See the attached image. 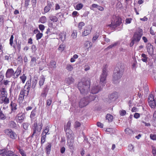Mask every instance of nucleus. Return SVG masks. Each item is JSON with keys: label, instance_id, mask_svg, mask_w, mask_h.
<instances>
[{"label": "nucleus", "instance_id": "55", "mask_svg": "<svg viewBox=\"0 0 156 156\" xmlns=\"http://www.w3.org/2000/svg\"><path fill=\"white\" fill-rule=\"evenodd\" d=\"M150 138L153 140H156V134H151L150 135Z\"/></svg>", "mask_w": 156, "mask_h": 156}, {"label": "nucleus", "instance_id": "46", "mask_svg": "<svg viewBox=\"0 0 156 156\" xmlns=\"http://www.w3.org/2000/svg\"><path fill=\"white\" fill-rule=\"evenodd\" d=\"M73 68L72 66L69 64L67 65L66 69L69 71H71L73 69Z\"/></svg>", "mask_w": 156, "mask_h": 156}, {"label": "nucleus", "instance_id": "64", "mask_svg": "<svg viewBox=\"0 0 156 156\" xmlns=\"http://www.w3.org/2000/svg\"><path fill=\"white\" fill-rule=\"evenodd\" d=\"M35 110H33L31 112V113L30 115V117L31 118L34 117L35 115Z\"/></svg>", "mask_w": 156, "mask_h": 156}, {"label": "nucleus", "instance_id": "44", "mask_svg": "<svg viewBox=\"0 0 156 156\" xmlns=\"http://www.w3.org/2000/svg\"><path fill=\"white\" fill-rule=\"evenodd\" d=\"M44 81L45 78L43 76L41 77L39 82V85L40 87H41L43 85Z\"/></svg>", "mask_w": 156, "mask_h": 156}, {"label": "nucleus", "instance_id": "19", "mask_svg": "<svg viewBox=\"0 0 156 156\" xmlns=\"http://www.w3.org/2000/svg\"><path fill=\"white\" fill-rule=\"evenodd\" d=\"M52 6L51 2L49 1L47 2V5L44 8V11L45 12L47 13L50 10Z\"/></svg>", "mask_w": 156, "mask_h": 156}, {"label": "nucleus", "instance_id": "2", "mask_svg": "<svg viewBox=\"0 0 156 156\" xmlns=\"http://www.w3.org/2000/svg\"><path fill=\"white\" fill-rule=\"evenodd\" d=\"M123 68H119L118 67H115L113 75V81L115 83H119L120 78L122 77Z\"/></svg>", "mask_w": 156, "mask_h": 156}, {"label": "nucleus", "instance_id": "10", "mask_svg": "<svg viewBox=\"0 0 156 156\" xmlns=\"http://www.w3.org/2000/svg\"><path fill=\"white\" fill-rule=\"evenodd\" d=\"M101 86H99L98 85H94L92 87L90 92L92 94L98 93L99 91L101 90Z\"/></svg>", "mask_w": 156, "mask_h": 156}, {"label": "nucleus", "instance_id": "63", "mask_svg": "<svg viewBox=\"0 0 156 156\" xmlns=\"http://www.w3.org/2000/svg\"><path fill=\"white\" fill-rule=\"evenodd\" d=\"M140 116V114L138 113H135L134 115V118L136 119L139 118Z\"/></svg>", "mask_w": 156, "mask_h": 156}, {"label": "nucleus", "instance_id": "22", "mask_svg": "<svg viewBox=\"0 0 156 156\" xmlns=\"http://www.w3.org/2000/svg\"><path fill=\"white\" fill-rule=\"evenodd\" d=\"M31 57V59L30 62V65L31 67H33L35 66L37 59L35 57H33L32 56Z\"/></svg>", "mask_w": 156, "mask_h": 156}, {"label": "nucleus", "instance_id": "41", "mask_svg": "<svg viewBox=\"0 0 156 156\" xmlns=\"http://www.w3.org/2000/svg\"><path fill=\"white\" fill-rule=\"evenodd\" d=\"M20 78L22 83H24L26 80L27 77L24 74H23L22 76L20 77Z\"/></svg>", "mask_w": 156, "mask_h": 156}, {"label": "nucleus", "instance_id": "49", "mask_svg": "<svg viewBox=\"0 0 156 156\" xmlns=\"http://www.w3.org/2000/svg\"><path fill=\"white\" fill-rule=\"evenodd\" d=\"M81 125V123L77 121H76L74 124V127L75 128L79 127Z\"/></svg>", "mask_w": 156, "mask_h": 156}, {"label": "nucleus", "instance_id": "35", "mask_svg": "<svg viewBox=\"0 0 156 156\" xmlns=\"http://www.w3.org/2000/svg\"><path fill=\"white\" fill-rule=\"evenodd\" d=\"M149 106L152 108H154L156 105V102L155 100L152 101L148 102Z\"/></svg>", "mask_w": 156, "mask_h": 156}, {"label": "nucleus", "instance_id": "42", "mask_svg": "<svg viewBox=\"0 0 156 156\" xmlns=\"http://www.w3.org/2000/svg\"><path fill=\"white\" fill-rule=\"evenodd\" d=\"M37 82L36 79H34L32 80L31 87L33 88H34L36 87Z\"/></svg>", "mask_w": 156, "mask_h": 156}, {"label": "nucleus", "instance_id": "37", "mask_svg": "<svg viewBox=\"0 0 156 156\" xmlns=\"http://www.w3.org/2000/svg\"><path fill=\"white\" fill-rule=\"evenodd\" d=\"M6 119V116L3 113L2 111L0 109V119L4 120Z\"/></svg>", "mask_w": 156, "mask_h": 156}, {"label": "nucleus", "instance_id": "15", "mask_svg": "<svg viewBox=\"0 0 156 156\" xmlns=\"http://www.w3.org/2000/svg\"><path fill=\"white\" fill-rule=\"evenodd\" d=\"M64 130L66 133V136L67 139L74 138L73 133L70 129L65 130Z\"/></svg>", "mask_w": 156, "mask_h": 156}, {"label": "nucleus", "instance_id": "7", "mask_svg": "<svg viewBox=\"0 0 156 156\" xmlns=\"http://www.w3.org/2000/svg\"><path fill=\"white\" fill-rule=\"evenodd\" d=\"M121 20H112L111 24L108 25L107 27L108 28L114 29L121 24Z\"/></svg>", "mask_w": 156, "mask_h": 156}, {"label": "nucleus", "instance_id": "30", "mask_svg": "<svg viewBox=\"0 0 156 156\" xmlns=\"http://www.w3.org/2000/svg\"><path fill=\"white\" fill-rule=\"evenodd\" d=\"M30 82V81H27L24 87V88H26V90L28 91V92H29L30 87L31 86Z\"/></svg>", "mask_w": 156, "mask_h": 156}, {"label": "nucleus", "instance_id": "9", "mask_svg": "<svg viewBox=\"0 0 156 156\" xmlns=\"http://www.w3.org/2000/svg\"><path fill=\"white\" fill-rule=\"evenodd\" d=\"M89 101L86 97L82 98L79 102V105L80 108L86 106L89 103Z\"/></svg>", "mask_w": 156, "mask_h": 156}, {"label": "nucleus", "instance_id": "52", "mask_svg": "<svg viewBox=\"0 0 156 156\" xmlns=\"http://www.w3.org/2000/svg\"><path fill=\"white\" fill-rule=\"evenodd\" d=\"M134 147L131 144H130L128 146V150L130 151H134Z\"/></svg>", "mask_w": 156, "mask_h": 156}, {"label": "nucleus", "instance_id": "51", "mask_svg": "<svg viewBox=\"0 0 156 156\" xmlns=\"http://www.w3.org/2000/svg\"><path fill=\"white\" fill-rule=\"evenodd\" d=\"M65 47V45L64 44H61L59 46L58 49L59 51H60L62 52L64 50Z\"/></svg>", "mask_w": 156, "mask_h": 156}, {"label": "nucleus", "instance_id": "61", "mask_svg": "<svg viewBox=\"0 0 156 156\" xmlns=\"http://www.w3.org/2000/svg\"><path fill=\"white\" fill-rule=\"evenodd\" d=\"M98 5L95 4H92L91 6V7L90 8V9L91 10H93L94 8H98Z\"/></svg>", "mask_w": 156, "mask_h": 156}, {"label": "nucleus", "instance_id": "20", "mask_svg": "<svg viewBox=\"0 0 156 156\" xmlns=\"http://www.w3.org/2000/svg\"><path fill=\"white\" fill-rule=\"evenodd\" d=\"M21 72V68L20 67H18L15 72L14 71V78H17L20 74Z\"/></svg>", "mask_w": 156, "mask_h": 156}, {"label": "nucleus", "instance_id": "58", "mask_svg": "<svg viewBox=\"0 0 156 156\" xmlns=\"http://www.w3.org/2000/svg\"><path fill=\"white\" fill-rule=\"evenodd\" d=\"M85 25V23L83 22H80L78 25V28L79 29L81 30L82 27Z\"/></svg>", "mask_w": 156, "mask_h": 156}, {"label": "nucleus", "instance_id": "59", "mask_svg": "<svg viewBox=\"0 0 156 156\" xmlns=\"http://www.w3.org/2000/svg\"><path fill=\"white\" fill-rule=\"evenodd\" d=\"M106 131L110 133H112L114 131V130L112 128H108L106 129Z\"/></svg>", "mask_w": 156, "mask_h": 156}, {"label": "nucleus", "instance_id": "26", "mask_svg": "<svg viewBox=\"0 0 156 156\" xmlns=\"http://www.w3.org/2000/svg\"><path fill=\"white\" fill-rule=\"evenodd\" d=\"M97 96L96 95H90L89 96H87L86 98H88V100L89 101V103L93 101H94L95 99V98H96Z\"/></svg>", "mask_w": 156, "mask_h": 156}, {"label": "nucleus", "instance_id": "6", "mask_svg": "<svg viewBox=\"0 0 156 156\" xmlns=\"http://www.w3.org/2000/svg\"><path fill=\"white\" fill-rule=\"evenodd\" d=\"M5 133L11 138L13 140L16 139L17 135L15 132L13 131L11 129H9L4 130Z\"/></svg>", "mask_w": 156, "mask_h": 156}, {"label": "nucleus", "instance_id": "23", "mask_svg": "<svg viewBox=\"0 0 156 156\" xmlns=\"http://www.w3.org/2000/svg\"><path fill=\"white\" fill-rule=\"evenodd\" d=\"M66 32H63L61 33L59 35V39L62 41H65L66 39Z\"/></svg>", "mask_w": 156, "mask_h": 156}, {"label": "nucleus", "instance_id": "29", "mask_svg": "<svg viewBox=\"0 0 156 156\" xmlns=\"http://www.w3.org/2000/svg\"><path fill=\"white\" fill-rule=\"evenodd\" d=\"M5 154L7 156H14L15 153L12 151H8L6 150Z\"/></svg>", "mask_w": 156, "mask_h": 156}, {"label": "nucleus", "instance_id": "56", "mask_svg": "<svg viewBox=\"0 0 156 156\" xmlns=\"http://www.w3.org/2000/svg\"><path fill=\"white\" fill-rule=\"evenodd\" d=\"M13 38L14 37L13 35H12L9 40V44L11 46L13 45Z\"/></svg>", "mask_w": 156, "mask_h": 156}, {"label": "nucleus", "instance_id": "33", "mask_svg": "<svg viewBox=\"0 0 156 156\" xmlns=\"http://www.w3.org/2000/svg\"><path fill=\"white\" fill-rule=\"evenodd\" d=\"M99 36L98 33H95L93 35V37L92 39V41L93 42H94L98 38Z\"/></svg>", "mask_w": 156, "mask_h": 156}, {"label": "nucleus", "instance_id": "21", "mask_svg": "<svg viewBox=\"0 0 156 156\" xmlns=\"http://www.w3.org/2000/svg\"><path fill=\"white\" fill-rule=\"evenodd\" d=\"M51 144L50 143H48L46 145L45 147V152L47 154H50L51 151Z\"/></svg>", "mask_w": 156, "mask_h": 156}, {"label": "nucleus", "instance_id": "32", "mask_svg": "<svg viewBox=\"0 0 156 156\" xmlns=\"http://www.w3.org/2000/svg\"><path fill=\"white\" fill-rule=\"evenodd\" d=\"M124 131L126 134H127V135H131L133 133V131L132 130L128 128L125 129Z\"/></svg>", "mask_w": 156, "mask_h": 156}, {"label": "nucleus", "instance_id": "34", "mask_svg": "<svg viewBox=\"0 0 156 156\" xmlns=\"http://www.w3.org/2000/svg\"><path fill=\"white\" fill-rule=\"evenodd\" d=\"M92 44L91 42L88 41L85 42L84 44V46L86 48H91L92 47Z\"/></svg>", "mask_w": 156, "mask_h": 156}, {"label": "nucleus", "instance_id": "54", "mask_svg": "<svg viewBox=\"0 0 156 156\" xmlns=\"http://www.w3.org/2000/svg\"><path fill=\"white\" fill-rule=\"evenodd\" d=\"M152 153L154 156H156V148L154 146H152Z\"/></svg>", "mask_w": 156, "mask_h": 156}, {"label": "nucleus", "instance_id": "16", "mask_svg": "<svg viewBox=\"0 0 156 156\" xmlns=\"http://www.w3.org/2000/svg\"><path fill=\"white\" fill-rule=\"evenodd\" d=\"M118 98V93L117 92H114L111 94L109 97V102L114 101Z\"/></svg>", "mask_w": 156, "mask_h": 156}, {"label": "nucleus", "instance_id": "48", "mask_svg": "<svg viewBox=\"0 0 156 156\" xmlns=\"http://www.w3.org/2000/svg\"><path fill=\"white\" fill-rule=\"evenodd\" d=\"M43 36V34L40 32H39L38 34H37L36 35V39L37 40L40 39Z\"/></svg>", "mask_w": 156, "mask_h": 156}, {"label": "nucleus", "instance_id": "53", "mask_svg": "<svg viewBox=\"0 0 156 156\" xmlns=\"http://www.w3.org/2000/svg\"><path fill=\"white\" fill-rule=\"evenodd\" d=\"M154 100H155V99H154L153 95L152 94H150L148 98V102H150Z\"/></svg>", "mask_w": 156, "mask_h": 156}, {"label": "nucleus", "instance_id": "28", "mask_svg": "<svg viewBox=\"0 0 156 156\" xmlns=\"http://www.w3.org/2000/svg\"><path fill=\"white\" fill-rule=\"evenodd\" d=\"M10 106H11V110L12 111H14L16 110L17 105L15 103L11 102Z\"/></svg>", "mask_w": 156, "mask_h": 156}, {"label": "nucleus", "instance_id": "27", "mask_svg": "<svg viewBox=\"0 0 156 156\" xmlns=\"http://www.w3.org/2000/svg\"><path fill=\"white\" fill-rule=\"evenodd\" d=\"M49 130V127L48 126H47L45 127V129H44L42 133V134L46 136V135L49 134V133H48Z\"/></svg>", "mask_w": 156, "mask_h": 156}, {"label": "nucleus", "instance_id": "24", "mask_svg": "<svg viewBox=\"0 0 156 156\" xmlns=\"http://www.w3.org/2000/svg\"><path fill=\"white\" fill-rule=\"evenodd\" d=\"M74 80L72 77H69L66 79L65 81L66 83L69 85L71 84L74 82Z\"/></svg>", "mask_w": 156, "mask_h": 156}, {"label": "nucleus", "instance_id": "17", "mask_svg": "<svg viewBox=\"0 0 156 156\" xmlns=\"http://www.w3.org/2000/svg\"><path fill=\"white\" fill-rule=\"evenodd\" d=\"M67 145L70 149H73V148L74 138L69 139H67Z\"/></svg>", "mask_w": 156, "mask_h": 156}, {"label": "nucleus", "instance_id": "1", "mask_svg": "<svg viewBox=\"0 0 156 156\" xmlns=\"http://www.w3.org/2000/svg\"><path fill=\"white\" fill-rule=\"evenodd\" d=\"M90 85L88 82H80L78 84V88L83 95H87L89 91Z\"/></svg>", "mask_w": 156, "mask_h": 156}, {"label": "nucleus", "instance_id": "8", "mask_svg": "<svg viewBox=\"0 0 156 156\" xmlns=\"http://www.w3.org/2000/svg\"><path fill=\"white\" fill-rule=\"evenodd\" d=\"M28 91L26 90V88H24L20 92L19 97V100L22 102L23 101L25 96H27L29 94Z\"/></svg>", "mask_w": 156, "mask_h": 156}, {"label": "nucleus", "instance_id": "39", "mask_svg": "<svg viewBox=\"0 0 156 156\" xmlns=\"http://www.w3.org/2000/svg\"><path fill=\"white\" fill-rule=\"evenodd\" d=\"M71 122L70 121L68 122L67 124L64 126V129L65 130H67V129H70V127L71 126Z\"/></svg>", "mask_w": 156, "mask_h": 156}, {"label": "nucleus", "instance_id": "25", "mask_svg": "<svg viewBox=\"0 0 156 156\" xmlns=\"http://www.w3.org/2000/svg\"><path fill=\"white\" fill-rule=\"evenodd\" d=\"M56 63L54 61H51L50 62L47 64V66L49 67V68L53 69L55 68L56 67Z\"/></svg>", "mask_w": 156, "mask_h": 156}, {"label": "nucleus", "instance_id": "38", "mask_svg": "<svg viewBox=\"0 0 156 156\" xmlns=\"http://www.w3.org/2000/svg\"><path fill=\"white\" fill-rule=\"evenodd\" d=\"M30 124L29 123L24 122L22 125L24 129L27 130L30 125Z\"/></svg>", "mask_w": 156, "mask_h": 156}, {"label": "nucleus", "instance_id": "36", "mask_svg": "<svg viewBox=\"0 0 156 156\" xmlns=\"http://www.w3.org/2000/svg\"><path fill=\"white\" fill-rule=\"evenodd\" d=\"M9 125L12 128H14L16 126V123L12 121H11L9 122Z\"/></svg>", "mask_w": 156, "mask_h": 156}, {"label": "nucleus", "instance_id": "50", "mask_svg": "<svg viewBox=\"0 0 156 156\" xmlns=\"http://www.w3.org/2000/svg\"><path fill=\"white\" fill-rule=\"evenodd\" d=\"M46 136L41 134V144H43L45 142Z\"/></svg>", "mask_w": 156, "mask_h": 156}, {"label": "nucleus", "instance_id": "5", "mask_svg": "<svg viewBox=\"0 0 156 156\" xmlns=\"http://www.w3.org/2000/svg\"><path fill=\"white\" fill-rule=\"evenodd\" d=\"M42 124L41 123L37 125V123L36 122H35L33 126V133L31 136L32 137H33L34 134L35 133H38L40 132L42 128Z\"/></svg>", "mask_w": 156, "mask_h": 156}, {"label": "nucleus", "instance_id": "40", "mask_svg": "<svg viewBox=\"0 0 156 156\" xmlns=\"http://www.w3.org/2000/svg\"><path fill=\"white\" fill-rule=\"evenodd\" d=\"M141 56L143 58L141 59L144 62H147L148 59L147 55L144 54H142L141 55Z\"/></svg>", "mask_w": 156, "mask_h": 156}, {"label": "nucleus", "instance_id": "47", "mask_svg": "<svg viewBox=\"0 0 156 156\" xmlns=\"http://www.w3.org/2000/svg\"><path fill=\"white\" fill-rule=\"evenodd\" d=\"M7 97V92L5 90H3L1 93V97L0 98H3Z\"/></svg>", "mask_w": 156, "mask_h": 156}, {"label": "nucleus", "instance_id": "13", "mask_svg": "<svg viewBox=\"0 0 156 156\" xmlns=\"http://www.w3.org/2000/svg\"><path fill=\"white\" fill-rule=\"evenodd\" d=\"M14 71L12 68L8 69L5 73L6 77L7 78H10L12 76L14 78Z\"/></svg>", "mask_w": 156, "mask_h": 156}, {"label": "nucleus", "instance_id": "45", "mask_svg": "<svg viewBox=\"0 0 156 156\" xmlns=\"http://www.w3.org/2000/svg\"><path fill=\"white\" fill-rule=\"evenodd\" d=\"M77 33L76 30H73L71 35V37L73 39H75L77 37Z\"/></svg>", "mask_w": 156, "mask_h": 156}, {"label": "nucleus", "instance_id": "11", "mask_svg": "<svg viewBox=\"0 0 156 156\" xmlns=\"http://www.w3.org/2000/svg\"><path fill=\"white\" fill-rule=\"evenodd\" d=\"M92 27L90 26H88L86 27L82 32V35L83 36H85L89 35L91 32Z\"/></svg>", "mask_w": 156, "mask_h": 156}, {"label": "nucleus", "instance_id": "14", "mask_svg": "<svg viewBox=\"0 0 156 156\" xmlns=\"http://www.w3.org/2000/svg\"><path fill=\"white\" fill-rule=\"evenodd\" d=\"M24 119V115L22 113L18 114L16 118V121L19 123H21Z\"/></svg>", "mask_w": 156, "mask_h": 156}, {"label": "nucleus", "instance_id": "57", "mask_svg": "<svg viewBox=\"0 0 156 156\" xmlns=\"http://www.w3.org/2000/svg\"><path fill=\"white\" fill-rule=\"evenodd\" d=\"M24 1V6L27 8L29 5L30 0H25Z\"/></svg>", "mask_w": 156, "mask_h": 156}, {"label": "nucleus", "instance_id": "43", "mask_svg": "<svg viewBox=\"0 0 156 156\" xmlns=\"http://www.w3.org/2000/svg\"><path fill=\"white\" fill-rule=\"evenodd\" d=\"M106 119L109 122H112L113 119V116L110 114H107L106 117Z\"/></svg>", "mask_w": 156, "mask_h": 156}, {"label": "nucleus", "instance_id": "18", "mask_svg": "<svg viewBox=\"0 0 156 156\" xmlns=\"http://www.w3.org/2000/svg\"><path fill=\"white\" fill-rule=\"evenodd\" d=\"M9 99L7 97L0 98V103H4V104H7L9 103Z\"/></svg>", "mask_w": 156, "mask_h": 156}, {"label": "nucleus", "instance_id": "62", "mask_svg": "<svg viewBox=\"0 0 156 156\" xmlns=\"http://www.w3.org/2000/svg\"><path fill=\"white\" fill-rule=\"evenodd\" d=\"M66 151V148L64 147H62L60 149V151L62 154L65 153Z\"/></svg>", "mask_w": 156, "mask_h": 156}, {"label": "nucleus", "instance_id": "4", "mask_svg": "<svg viewBox=\"0 0 156 156\" xmlns=\"http://www.w3.org/2000/svg\"><path fill=\"white\" fill-rule=\"evenodd\" d=\"M107 66L103 68L102 70V73L100 77V84L101 85L102 87H103L105 85V84L106 83V76H107V71L106 69Z\"/></svg>", "mask_w": 156, "mask_h": 156}, {"label": "nucleus", "instance_id": "60", "mask_svg": "<svg viewBox=\"0 0 156 156\" xmlns=\"http://www.w3.org/2000/svg\"><path fill=\"white\" fill-rule=\"evenodd\" d=\"M120 114L121 116L124 115L126 113V112L125 110H122L119 111Z\"/></svg>", "mask_w": 156, "mask_h": 156}, {"label": "nucleus", "instance_id": "3", "mask_svg": "<svg viewBox=\"0 0 156 156\" xmlns=\"http://www.w3.org/2000/svg\"><path fill=\"white\" fill-rule=\"evenodd\" d=\"M143 34V31L140 28H138L136 29L132 39L135 42H138L140 40Z\"/></svg>", "mask_w": 156, "mask_h": 156}, {"label": "nucleus", "instance_id": "31", "mask_svg": "<svg viewBox=\"0 0 156 156\" xmlns=\"http://www.w3.org/2000/svg\"><path fill=\"white\" fill-rule=\"evenodd\" d=\"M83 7V5L82 3H79L74 6L75 9L78 10L81 9Z\"/></svg>", "mask_w": 156, "mask_h": 156}, {"label": "nucleus", "instance_id": "12", "mask_svg": "<svg viewBox=\"0 0 156 156\" xmlns=\"http://www.w3.org/2000/svg\"><path fill=\"white\" fill-rule=\"evenodd\" d=\"M147 51L148 54L151 56L154 55V48L152 45L151 44H148L147 45Z\"/></svg>", "mask_w": 156, "mask_h": 156}]
</instances>
